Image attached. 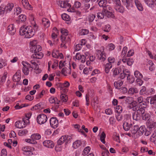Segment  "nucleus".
Returning <instances> with one entry per match:
<instances>
[{
  "mask_svg": "<svg viewBox=\"0 0 156 156\" xmlns=\"http://www.w3.org/2000/svg\"><path fill=\"white\" fill-rule=\"evenodd\" d=\"M33 27L34 31L33 30L32 27L23 25L20 28L19 33L21 35H25V37L26 38H30L34 35L35 32L37 31L38 29V27L36 24H34Z\"/></svg>",
  "mask_w": 156,
  "mask_h": 156,
  "instance_id": "obj_1",
  "label": "nucleus"
},
{
  "mask_svg": "<svg viewBox=\"0 0 156 156\" xmlns=\"http://www.w3.org/2000/svg\"><path fill=\"white\" fill-rule=\"evenodd\" d=\"M144 107L141 108L140 109L137 108H134V111H135L132 115L133 119L134 120L136 121L140 120L142 115L145 112V109H144Z\"/></svg>",
  "mask_w": 156,
  "mask_h": 156,
  "instance_id": "obj_2",
  "label": "nucleus"
},
{
  "mask_svg": "<svg viewBox=\"0 0 156 156\" xmlns=\"http://www.w3.org/2000/svg\"><path fill=\"white\" fill-rule=\"evenodd\" d=\"M61 39L62 43L61 44V47H64V48H66L70 43L71 39L70 36L63 37L61 38Z\"/></svg>",
  "mask_w": 156,
  "mask_h": 156,
  "instance_id": "obj_3",
  "label": "nucleus"
},
{
  "mask_svg": "<svg viewBox=\"0 0 156 156\" xmlns=\"http://www.w3.org/2000/svg\"><path fill=\"white\" fill-rule=\"evenodd\" d=\"M71 137L67 136H63L61 137L57 142V144L59 145H61L63 143H65L66 144L70 142V140Z\"/></svg>",
  "mask_w": 156,
  "mask_h": 156,
  "instance_id": "obj_4",
  "label": "nucleus"
},
{
  "mask_svg": "<svg viewBox=\"0 0 156 156\" xmlns=\"http://www.w3.org/2000/svg\"><path fill=\"white\" fill-rule=\"evenodd\" d=\"M68 2V0H66L65 1L59 0L58 2V5L62 8H67L68 11H71V9H68L71 7V5Z\"/></svg>",
  "mask_w": 156,
  "mask_h": 156,
  "instance_id": "obj_5",
  "label": "nucleus"
},
{
  "mask_svg": "<svg viewBox=\"0 0 156 156\" xmlns=\"http://www.w3.org/2000/svg\"><path fill=\"white\" fill-rule=\"evenodd\" d=\"M37 120L39 124H43L45 123L47 120V116L44 114H40L37 116Z\"/></svg>",
  "mask_w": 156,
  "mask_h": 156,
  "instance_id": "obj_6",
  "label": "nucleus"
},
{
  "mask_svg": "<svg viewBox=\"0 0 156 156\" xmlns=\"http://www.w3.org/2000/svg\"><path fill=\"white\" fill-rule=\"evenodd\" d=\"M25 118L22 119V120H19L15 123V126L18 128H23L25 127L26 126L27 122L25 120Z\"/></svg>",
  "mask_w": 156,
  "mask_h": 156,
  "instance_id": "obj_7",
  "label": "nucleus"
},
{
  "mask_svg": "<svg viewBox=\"0 0 156 156\" xmlns=\"http://www.w3.org/2000/svg\"><path fill=\"white\" fill-rule=\"evenodd\" d=\"M97 55H98V58L101 61H104L106 59V54L104 51H101L100 50L96 51Z\"/></svg>",
  "mask_w": 156,
  "mask_h": 156,
  "instance_id": "obj_8",
  "label": "nucleus"
},
{
  "mask_svg": "<svg viewBox=\"0 0 156 156\" xmlns=\"http://www.w3.org/2000/svg\"><path fill=\"white\" fill-rule=\"evenodd\" d=\"M50 123L51 126L54 129L57 128L58 126V121L56 117H52L51 118Z\"/></svg>",
  "mask_w": 156,
  "mask_h": 156,
  "instance_id": "obj_9",
  "label": "nucleus"
},
{
  "mask_svg": "<svg viewBox=\"0 0 156 156\" xmlns=\"http://www.w3.org/2000/svg\"><path fill=\"white\" fill-rule=\"evenodd\" d=\"M130 73L128 71L122 70L121 73H119V78L121 79H124L126 76L127 77V80H129V77L130 76Z\"/></svg>",
  "mask_w": 156,
  "mask_h": 156,
  "instance_id": "obj_10",
  "label": "nucleus"
},
{
  "mask_svg": "<svg viewBox=\"0 0 156 156\" xmlns=\"http://www.w3.org/2000/svg\"><path fill=\"white\" fill-rule=\"evenodd\" d=\"M145 127L144 126H141L138 130L136 134V135L135 138H137L141 136L144 132L145 130Z\"/></svg>",
  "mask_w": 156,
  "mask_h": 156,
  "instance_id": "obj_11",
  "label": "nucleus"
},
{
  "mask_svg": "<svg viewBox=\"0 0 156 156\" xmlns=\"http://www.w3.org/2000/svg\"><path fill=\"white\" fill-rule=\"evenodd\" d=\"M21 78L20 70H18L13 75L12 80L14 82H18L20 80Z\"/></svg>",
  "mask_w": 156,
  "mask_h": 156,
  "instance_id": "obj_12",
  "label": "nucleus"
},
{
  "mask_svg": "<svg viewBox=\"0 0 156 156\" xmlns=\"http://www.w3.org/2000/svg\"><path fill=\"white\" fill-rule=\"evenodd\" d=\"M146 4L149 7L153 8L156 6V0H144Z\"/></svg>",
  "mask_w": 156,
  "mask_h": 156,
  "instance_id": "obj_13",
  "label": "nucleus"
},
{
  "mask_svg": "<svg viewBox=\"0 0 156 156\" xmlns=\"http://www.w3.org/2000/svg\"><path fill=\"white\" fill-rule=\"evenodd\" d=\"M42 50V48L39 45L34 46L31 47L30 50L32 53H36L38 51H41Z\"/></svg>",
  "mask_w": 156,
  "mask_h": 156,
  "instance_id": "obj_14",
  "label": "nucleus"
},
{
  "mask_svg": "<svg viewBox=\"0 0 156 156\" xmlns=\"http://www.w3.org/2000/svg\"><path fill=\"white\" fill-rule=\"evenodd\" d=\"M43 144L44 146L49 148H52L54 146L53 142L50 140L44 141Z\"/></svg>",
  "mask_w": 156,
  "mask_h": 156,
  "instance_id": "obj_15",
  "label": "nucleus"
},
{
  "mask_svg": "<svg viewBox=\"0 0 156 156\" xmlns=\"http://www.w3.org/2000/svg\"><path fill=\"white\" fill-rule=\"evenodd\" d=\"M128 105L127 107L129 109H133V110L134 111V108H137L138 109H140V108H143V107H141L140 106L138 105H136V104L135 102L134 101H132L130 103H129L128 104Z\"/></svg>",
  "mask_w": 156,
  "mask_h": 156,
  "instance_id": "obj_16",
  "label": "nucleus"
},
{
  "mask_svg": "<svg viewBox=\"0 0 156 156\" xmlns=\"http://www.w3.org/2000/svg\"><path fill=\"white\" fill-rule=\"evenodd\" d=\"M8 31L11 35H13L16 32V29L13 24L9 25L7 27Z\"/></svg>",
  "mask_w": 156,
  "mask_h": 156,
  "instance_id": "obj_17",
  "label": "nucleus"
},
{
  "mask_svg": "<svg viewBox=\"0 0 156 156\" xmlns=\"http://www.w3.org/2000/svg\"><path fill=\"white\" fill-rule=\"evenodd\" d=\"M22 3L24 8L29 10L31 9L32 7L31 5L29 4L27 0H22Z\"/></svg>",
  "mask_w": 156,
  "mask_h": 156,
  "instance_id": "obj_18",
  "label": "nucleus"
},
{
  "mask_svg": "<svg viewBox=\"0 0 156 156\" xmlns=\"http://www.w3.org/2000/svg\"><path fill=\"white\" fill-rule=\"evenodd\" d=\"M43 54L40 51L34 53L32 56L31 58H33L40 59L43 57Z\"/></svg>",
  "mask_w": 156,
  "mask_h": 156,
  "instance_id": "obj_19",
  "label": "nucleus"
},
{
  "mask_svg": "<svg viewBox=\"0 0 156 156\" xmlns=\"http://www.w3.org/2000/svg\"><path fill=\"white\" fill-rule=\"evenodd\" d=\"M134 2L138 9L140 11H142L144 8L139 0H135Z\"/></svg>",
  "mask_w": 156,
  "mask_h": 156,
  "instance_id": "obj_20",
  "label": "nucleus"
},
{
  "mask_svg": "<svg viewBox=\"0 0 156 156\" xmlns=\"http://www.w3.org/2000/svg\"><path fill=\"white\" fill-rule=\"evenodd\" d=\"M113 72V76L114 77L117 76L122 71V70L120 68H113L112 69Z\"/></svg>",
  "mask_w": 156,
  "mask_h": 156,
  "instance_id": "obj_21",
  "label": "nucleus"
},
{
  "mask_svg": "<svg viewBox=\"0 0 156 156\" xmlns=\"http://www.w3.org/2000/svg\"><path fill=\"white\" fill-rule=\"evenodd\" d=\"M30 68H32V67L30 65L27 66L25 67H23L22 69V71L24 74L25 75H28L29 73V69Z\"/></svg>",
  "mask_w": 156,
  "mask_h": 156,
  "instance_id": "obj_22",
  "label": "nucleus"
},
{
  "mask_svg": "<svg viewBox=\"0 0 156 156\" xmlns=\"http://www.w3.org/2000/svg\"><path fill=\"white\" fill-rule=\"evenodd\" d=\"M14 7V4L12 3H10L7 4L5 6V9L7 12H9L11 11Z\"/></svg>",
  "mask_w": 156,
  "mask_h": 156,
  "instance_id": "obj_23",
  "label": "nucleus"
},
{
  "mask_svg": "<svg viewBox=\"0 0 156 156\" xmlns=\"http://www.w3.org/2000/svg\"><path fill=\"white\" fill-rule=\"evenodd\" d=\"M123 82L122 80H119L117 81H115L114 83V86L116 88L119 89L121 86L123 84Z\"/></svg>",
  "mask_w": 156,
  "mask_h": 156,
  "instance_id": "obj_24",
  "label": "nucleus"
},
{
  "mask_svg": "<svg viewBox=\"0 0 156 156\" xmlns=\"http://www.w3.org/2000/svg\"><path fill=\"white\" fill-rule=\"evenodd\" d=\"M138 92V90L136 87H132L129 88L128 93L130 95H132L134 93H136Z\"/></svg>",
  "mask_w": 156,
  "mask_h": 156,
  "instance_id": "obj_25",
  "label": "nucleus"
},
{
  "mask_svg": "<svg viewBox=\"0 0 156 156\" xmlns=\"http://www.w3.org/2000/svg\"><path fill=\"white\" fill-rule=\"evenodd\" d=\"M112 65L111 63H107L105 65V71L106 73H108L110 69L112 68Z\"/></svg>",
  "mask_w": 156,
  "mask_h": 156,
  "instance_id": "obj_26",
  "label": "nucleus"
},
{
  "mask_svg": "<svg viewBox=\"0 0 156 156\" xmlns=\"http://www.w3.org/2000/svg\"><path fill=\"white\" fill-rule=\"evenodd\" d=\"M49 101L51 103H54L55 105L59 104L60 101H58L56 97H51L49 99Z\"/></svg>",
  "mask_w": 156,
  "mask_h": 156,
  "instance_id": "obj_27",
  "label": "nucleus"
},
{
  "mask_svg": "<svg viewBox=\"0 0 156 156\" xmlns=\"http://www.w3.org/2000/svg\"><path fill=\"white\" fill-rule=\"evenodd\" d=\"M44 108V105L42 103H40L33 106L31 108L32 110H36L38 109H42Z\"/></svg>",
  "mask_w": 156,
  "mask_h": 156,
  "instance_id": "obj_28",
  "label": "nucleus"
},
{
  "mask_svg": "<svg viewBox=\"0 0 156 156\" xmlns=\"http://www.w3.org/2000/svg\"><path fill=\"white\" fill-rule=\"evenodd\" d=\"M139 128V126L137 125L133 126L131 130L132 133L133 134H136Z\"/></svg>",
  "mask_w": 156,
  "mask_h": 156,
  "instance_id": "obj_29",
  "label": "nucleus"
},
{
  "mask_svg": "<svg viewBox=\"0 0 156 156\" xmlns=\"http://www.w3.org/2000/svg\"><path fill=\"white\" fill-rule=\"evenodd\" d=\"M131 126L132 124L129 123L127 122H125L123 124V129L125 131L128 130Z\"/></svg>",
  "mask_w": 156,
  "mask_h": 156,
  "instance_id": "obj_30",
  "label": "nucleus"
},
{
  "mask_svg": "<svg viewBox=\"0 0 156 156\" xmlns=\"http://www.w3.org/2000/svg\"><path fill=\"white\" fill-rule=\"evenodd\" d=\"M148 94L145 87L143 86L141 87V89L140 91V95L145 94L146 95H148Z\"/></svg>",
  "mask_w": 156,
  "mask_h": 156,
  "instance_id": "obj_31",
  "label": "nucleus"
},
{
  "mask_svg": "<svg viewBox=\"0 0 156 156\" xmlns=\"http://www.w3.org/2000/svg\"><path fill=\"white\" fill-rule=\"evenodd\" d=\"M142 119L143 120H148L151 118V115L147 113H144L142 115Z\"/></svg>",
  "mask_w": 156,
  "mask_h": 156,
  "instance_id": "obj_32",
  "label": "nucleus"
},
{
  "mask_svg": "<svg viewBox=\"0 0 156 156\" xmlns=\"http://www.w3.org/2000/svg\"><path fill=\"white\" fill-rule=\"evenodd\" d=\"M61 32L62 34L61 38L63 37L69 36H68L69 32L68 30L65 29H61Z\"/></svg>",
  "mask_w": 156,
  "mask_h": 156,
  "instance_id": "obj_33",
  "label": "nucleus"
},
{
  "mask_svg": "<svg viewBox=\"0 0 156 156\" xmlns=\"http://www.w3.org/2000/svg\"><path fill=\"white\" fill-rule=\"evenodd\" d=\"M42 21L43 24L45 27H48L49 26L50 22L48 19L45 18H43L42 20Z\"/></svg>",
  "mask_w": 156,
  "mask_h": 156,
  "instance_id": "obj_34",
  "label": "nucleus"
},
{
  "mask_svg": "<svg viewBox=\"0 0 156 156\" xmlns=\"http://www.w3.org/2000/svg\"><path fill=\"white\" fill-rule=\"evenodd\" d=\"M31 138L33 140H38L41 138V136L38 133H34L31 135Z\"/></svg>",
  "mask_w": 156,
  "mask_h": 156,
  "instance_id": "obj_35",
  "label": "nucleus"
},
{
  "mask_svg": "<svg viewBox=\"0 0 156 156\" xmlns=\"http://www.w3.org/2000/svg\"><path fill=\"white\" fill-rule=\"evenodd\" d=\"M96 15L98 19H103L105 16L104 11L102 10L101 12L97 13Z\"/></svg>",
  "mask_w": 156,
  "mask_h": 156,
  "instance_id": "obj_36",
  "label": "nucleus"
},
{
  "mask_svg": "<svg viewBox=\"0 0 156 156\" xmlns=\"http://www.w3.org/2000/svg\"><path fill=\"white\" fill-rule=\"evenodd\" d=\"M134 74L137 79L142 78L143 77L142 75L137 70H136L134 72Z\"/></svg>",
  "mask_w": 156,
  "mask_h": 156,
  "instance_id": "obj_37",
  "label": "nucleus"
},
{
  "mask_svg": "<svg viewBox=\"0 0 156 156\" xmlns=\"http://www.w3.org/2000/svg\"><path fill=\"white\" fill-rule=\"evenodd\" d=\"M90 149L91 148L89 146L86 147L83 151L82 154L83 155H86L89 152Z\"/></svg>",
  "mask_w": 156,
  "mask_h": 156,
  "instance_id": "obj_38",
  "label": "nucleus"
},
{
  "mask_svg": "<svg viewBox=\"0 0 156 156\" xmlns=\"http://www.w3.org/2000/svg\"><path fill=\"white\" fill-rule=\"evenodd\" d=\"M106 137V135L104 132H103L101 135L100 140L104 144L105 143V139Z\"/></svg>",
  "mask_w": 156,
  "mask_h": 156,
  "instance_id": "obj_39",
  "label": "nucleus"
},
{
  "mask_svg": "<svg viewBox=\"0 0 156 156\" xmlns=\"http://www.w3.org/2000/svg\"><path fill=\"white\" fill-rule=\"evenodd\" d=\"M61 17L62 19L66 21H68L70 20V18L69 16L66 14H63L62 15Z\"/></svg>",
  "mask_w": 156,
  "mask_h": 156,
  "instance_id": "obj_40",
  "label": "nucleus"
},
{
  "mask_svg": "<svg viewBox=\"0 0 156 156\" xmlns=\"http://www.w3.org/2000/svg\"><path fill=\"white\" fill-rule=\"evenodd\" d=\"M115 9L117 11L120 13H123L124 12V8L120 5H117L115 7Z\"/></svg>",
  "mask_w": 156,
  "mask_h": 156,
  "instance_id": "obj_41",
  "label": "nucleus"
},
{
  "mask_svg": "<svg viewBox=\"0 0 156 156\" xmlns=\"http://www.w3.org/2000/svg\"><path fill=\"white\" fill-rule=\"evenodd\" d=\"M110 11H105V16H107L108 17L113 18L114 17V16Z\"/></svg>",
  "mask_w": 156,
  "mask_h": 156,
  "instance_id": "obj_42",
  "label": "nucleus"
},
{
  "mask_svg": "<svg viewBox=\"0 0 156 156\" xmlns=\"http://www.w3.org/2000/svg\"><path fill=\"white\" fill-rule=\"evenodd\" d=\"M60 98L61 100L63 102H66L68 100L67 96L65 94H62L60 95Z\"/></svg>",
  "mask_w": 156,
  "mask_h": 156,
  "instance_id": "obj_43",
  "label": "nucleus"
},
{
  "mask_svg": "<svg viewBox=\"0 0 156 156\" xmlns=\"http://www.w3.org/2000/svg\"><path fill=\"white\" fill-rule=\"evenodd\" d=\"M28 133V131L27 129L20 130L19 131L18 134L20 136H23L26 134Z\"/></svg>",
  "mask_w": 156,
  "mask_h": 156,
  "instance_id": "obj_44",
  "label": "nucleus"
},
{
  "mask_svg": "<svg viewBox=\"0 0 156 156\" xmlns=\"http://www.w3.org/2000/svg\"><path fill=\"white\" fill-rule=\"evenodd\" d=\"M106 0H101L98 2V5L104 8L106 5Z\"/></svg>",
  "mask_w": 156,
  "mask_h": 156,
  "instance_id": "obj_45",
  "label": "nucleus"
},
{
  "mask_svg": "<svg viewBox=\"0 0 156 156\" xmlns=\"http://www.w3.org/2000/svg\"><path fill=\"white\" fill-rule=\"evenodd\" d=\"M123 4L126 6L127 9H129L130 5L129 0H122Z\"/></svg>",
  "mask_w": 156,
  "mask_h": 156,
  "instance_id": "obj_46",
  "label": "nucleus"
},
{
  "mask_svg": "<svg viewBox=\"0 0 156 156\" xmlns=\"http://www.w3.org/2000/svg\"><path fill=\"white\" fill-rule=\"evenodd\" d=\"M127 51V48L126 47H124L122 51L121 56L122 57H127L126 55V53Z\"/></svg>",
  "mask_w": 156,
  "mask_h": 156,
  "instance_id": "obj_47",
  "label": "nucleus"
},
{
  "mask_svg": "<svg viewBox=\"0 0 156 156\" xmlns=\"http://www.w3.org/2000/svg\"><path fill=\"white\" fill-rule=\"evenodd\" d=\"M114 140L116 141L119 143H120V140L119 139V134L116 133L114 134Z\"/></svg>",
  "mask_w": 156,
  "mask_h": 156,
  "instance_id": "obj_48",
  "label": "nucleus"
},
{
  "mask_svg": "<svg viewBox=\"0 0 156 156\" xmlns=\"http://www.w3.org/2000/svg\"><path fill=\"white\" fill-rule=\"evenodd\" d=\"M108 63H111L112 65L115 61V59L112 57H110L108 58Z\"/></svg>",
  "mask_w": 156,
  "mask_h": 156,
  "instance_id": "obj_49",
  "label": "nucleus"
},
{
  "mask_svg": "<svg viewBox=\"0 0 156 156\" xmlns=\"http://www.w3.org/2000/svg\"><path fill=\"white\" fill-rule=\"evenodd\" d=\"M86 57L84 55H80V57H79V60L83 63L85 62L86 61Z\"/></svg>",
  "mask_w": 156,
  "mask_h": 156,
  "instance_id": "obj_50",
  "label": "nucleus"
},
{
  "mask_svg": "<svg viewBox=\"0 0 156 156\" xmlns=\"http://www.w3.org/2000/svg\"><path fill=\"white\" fill-rule=\"evenodd\" d=\"M104 12L107 11H112V8L109 5H106L103 8V9Z\"/></svg>",
  "mask_w": 156,
  "mask_h": 156,
  "instance_id": "obj_51",
  "label": "nucleus"
},
{
  "mask_svg": "<svg viewBox=\"0 0 156 156\" xmlns=\"http://www.w3.org/2000/svg\"><path fill=\"white\" fill-rule=\"evenodd\" d=\"M89 32L88 30L85 29L81 30V32L80 33V35H85L87 34Z\"/></svg>",
  "mask_w": 156,
  "mask_h": 156,
  "instance_id": "obj_52",
  "label": "nucleus"
},
{
  "mask_svg": "<svg viewBox=\"0 0 156 156\" xmlns=\"http://www.w3.org/2000/svg\"><path fill=\"white\" fill-rule=\"evenodd\" d=\"M19 17L20 21L23 22L25 21L26 19V16L23 15H20L19 16Z\"/></svg>",
  "mask_w": 156,
  "mask_h": 156,
  "instance_id": "obj_53",
  "label": "nucleus"
},
{
  "mask_svg": "<svg viewBox=\"0 0 156 156\" xmlns=\"http://www.w3.org/2000/svg\"><path fill=\"white\" fill-rule=\"evenodd\" d=\"M115 118L118 121H120L122 120L123 116L122 115L120 114L119 113H118L115 115Z\"/></svg>",
  "mask_w": 156,
  "mask_h": 156,
  "instance_id": "obj_54",
  "label": "nucleus"
},
{
  "mask_svg": "<svg viewBox=\"0 0 156 156\" xmlns=\"http://www.w3.org/2000/svg\"><path fill=\"white\" fill-rule=\"evenodd\" d=\"M111 29V27L110 25L109 24H107L105 25L104 31L105 32H108Z\"/></svg>",
  "mask_w": 156,
  "mask_h": 156,
  "instance_id": "obj_55",
  "label": "nucleus"
},
{
  "mask_svg": "<svg viewBox=\"0 0 156 156\" xmlns=\"http://www.w3.org/2000/svg\"><path fill=\"white\" fill-rule=\"evenodd\" d=\"M151 105V109H156V102H150Z\"/></svg>",
  "mask_w": 156,
  "mask_h": 156,
  "instance_id": "obj_56",
  "label": "nucleus"
},
{
  "mask_svg": "<svg viewBox=\"0 0 156 156\" xmlns=\"http://www.w3.org/2000/svg\"><path fill=\"white\" fill-rule=\"evenodd\" d=\"M6 11L5 7H3V5H2L0 6V14H3Z\"/></svg>",
  "mask_w": 156,
  "mask_h": 156,
  "instance_id": "obj_57",
  "label": "nucleus"
},
{
  "mask_svg": "<svg viewBox=\"0 0 156 156\" xmlns=\"http://www.w3.org/2000/svg\"><path fill=\"white\" fill-rule=\"evenodd\" d=\"M125 119L127 122L131 121V115L130 114H126L125 115Z\"/></svg>",
  "mask_w": 156,
  "mask_h": 156,
  "instance_id": "obj_58",
  "label": "nucleus"
},
{
  "mask_svg": "<svg viewBox=\"0 0 156 156\" xmlns=\"http://www.w3.org/2000/svg\"><path fill=\"white\" fill-rule=\"evenodd\" d=\"M45 92V91L43 90L42 91L36 96V98L37 99H39L42 98Z\"/></svg>",
  "mask_w": 156,
  "mask_h": 156,
  "instance_id": "obj_59",
  "label": "nucleus"
},
{
  "mask_svg": "<svg viewBox=\"0 0 156 156\" xmlns=\"http://www.w3.org/2000/svg\"><path fill=\"white\" fill-rule=\"evenodd\" d=\"M115 45L112 43L109 44L108 45V48L109 50L110 51L113 50L115 49Z\"/></svg>",
  "mask_w": 156,
  "mask_h": 156,
  "instance_id": "obj_60",
  "label": "nucleus"
},
{
  "mask_svg": "<svg viewBox=\"0 0 156 156\" xmlns=\"http://www.w3.org/2000/svg\"><path fill=\"white\" fill-rule=\"evenodd\" d=\"M116 109L117 112L119 113H121L122 111V107L119 105L116 106Z\"/></svg>",
  "mask_w": 156,
  "mask_h": 156,
  "instance_id": "obj_61",
  "label": "nucleus"
},
{
  "mask_svg": "<svg viewBox=\"0 0 156 156\" xmlns=\"http://www.w3.org/2000/svg\"><path fill=\"white\" fill-rule=\"evenodd\" d=\"M133 101L132 98L131 97H126L125 99V102L126 103L129 104L130 103Z\"/></svg>",
  "mask_w": 156,
  "mask_h": 156,
  "instance_id": "obj_62",
  "label": "nucleus"
},
{
  "mask_svg": "<svg viewBox=\"0 0 156 156\" xmlns=\"http://www.w3.org/2000/svg\"><path fill=\"white\" fill-rule=\"evenodd\" d=\"M58 54L57 51L54 50L52 51V56L54 58H58V56L57 55Z\"/></svg>",
  "mask_w": 156,
  "mask_h": 156,
  "instance_id": "obj_63",
  "label": "nucleus"
},
{
  "mask_svg": "<svg viewBox=\"0 0 156 156\" xmlns=\"http://www.w3.org/2000/svg\"><path fill=\"white\" fill-rule=\"evenodd\" d=\"M147 98L148 100L149 98H150V102H156V94L153 97H148Z\"/></svg>",
  "mask_w": 156,
  "mask_h": 156,
  "instance_id": "obj_64",
  "label": "nucleus"
}]
</instances>
